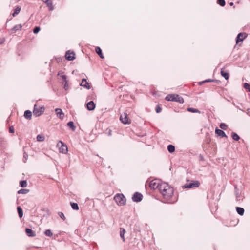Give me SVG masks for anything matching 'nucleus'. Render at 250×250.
<instances>
[{"instance_id":"41","label":"nucleus","mask_w":250,"mask_h":250,"mask_svg":"<svg viewBox=\"0 0 250 250\" xmlns=\"http://www.w3.org/2000/svg\"><path fill=\"white\" fill-rule=\"evenodd\" d=\"M64 88L65 90H67L69 89V86L68 83V81L64 82Z\"/></svg>"},{"instance_id":"46","label":"nucleus","mask_w":250,"mask_h":250,"mask_svg":"<svg viewBox=\"0 0 250 250\" xmlns=\"http://www.w3.org/2000/svg\"><path fill=\"white\" fill-rule=\"evenodd\" d=\"M250 84L248 83H245L244 84V87L246 89H249V88H250Z\"/></svg>"},{"instance_id":"7","label":"nucleus","mask_w":250,"mask_h":250,"mask_svg":"<svg viewBox=\"0 0 250 250\" xmlns=\"http://www.w3.org/2000/svg\"><path fill=\"white\" fill-rule=\"evenodd\" d=\"M161 183L157 179L152 180L149 185V187L151 189H155L158 188L160 189V186L161 185Z\"/></svg>"},{"instance_id":"8","label":"nucleus","mask_w":250,"mask_h":250,"mask_svg":"<svg viewBox=\"0 0 250 250\" xmlns=\"http://www.w3.org/2000/svg\"><path fill=\"white\" fill-rule=\"evenodd\" d=\"M143 199V195L139 192H135L132 197V199L134 202H140Z\"/></svg>"},{"instance_id":"39","label":"nucleus","mask_w":250,"mask_h":250,"mask_svg":"<svg viewBox=\"0 0 250 250\" xmlns=\"http://www.w3.org/2000/svg\"><path fill=\"white\" fill-rule=\"evenodd\" d=\"M40 30V27L39 26H36L33 29V33L34 34L38 33Z\"/></svg>"},{"instance_id":"52","label":"nucleus","mask_w":250,"mask_h":250,"mask_svg":"<svg viewBox=\"0 0 250 250\" xmlns=\"http://www.w3.org/2000/svg\"><path fill=\"white\" fill-rule=\"evenodd\" d=\"M248 90L250 92V88H249Z\"/></svg>"},{"instance_id":"13","label":"nucleus","mask_w":250,"mask_h":250,"mask_svg":"<svg viewBox=\"0 0 250 250\" xmlns=\"http://www.w3.org/2000/svg\"><path fill=\"white\" fill-rule=\"evenodd\" d=\"M86 107L87 110L89 111H92L95 108V104L93 101H90L87 103Z\"/></svg>"},{"instance_id":"1","label":"nucleus","mask_w":250,"mask_h":250,"mask_svg":"<svg viewBox=\"0 0 250 250\" xmlns=\"http://www.w3.org/2000/svg\"><path fill=\"white\" fill-rule=\"evenodd\" d=\"M159 191L166 199H169L173 194V188L166 183H162Z\"/></svg>"},{"instance_id":"28","label":"nucleus","mask_w":250,"mask_h":250,"mask_svg":"<svg viewBox=\"0 0 250 250\" xmlns=\"http://www.w3.org/2000/svg\"><path fill=\"white\" fill-rule=\"evenodd\" d=\"M125 232V230L124 229L120 228V235L122 239H123V241H125V237L124 235Z\"/></svg>"},{"instance_id":"33","label":"nucleus","mask_w":250,"mask_h":250,"mask_svg":"<svg viewBox=\"0 0 250 250\" xmlns=\"http://www.w3.org/2000/svg\"><path fill=\"white\" fill-rule=\"evenodd\" d=\"M187 110L188 111L190 112L200 113V111L199 110L195 109V108H188Z\"/></svg>"},{"instance_id":"5","label":"nucleus","mask_w":250,"mask_h":250,"mask_svg":"<svg viewBox=\"0 0 250 250\" xmlns=\"http://www.w3.org/2000/svg\"><path fill=\"white\" fill-rule=\"evenodd\" d=\"M44 108L43 107L37 106L36 104L34 105L33 114L36 117L40 116L44 111Z\"/></svg>"},{"instance_id":"16","label":"nucleus","mask_w":250,"mask_h":250,"mask_svg":"<svg viewBox=\"0 0 250 250\" xmlns=\"http://www.w3.org/2000/svg\"><path fill=\"white\" fill-rule=\"evenodd\" d=\"M215 133L221 137H227L225 133L222 130L218 129L217 127L215 128Z\"/></svg>"},{"instance_id":"24","label":"nucleus","mask_w":250,"mask_h":250,"mask_svg":"<svg viewBox=\"0 0 250 250\" xmlns=\"http://www.w3.org/2000/svg\"><path fill=\"white\" fill-rule=\"evenodd\" d=\"M21 10V7L20 6L16 7V8L15 9L14 13L12 14V16L13 17H15L17 15H18L20 13Z\"/></svg>"},{"instance_id":"4","label":"nucleus","mask_w":250,"mask_h":250,"mask_svg":"<svg viewBox=\"0 0 250 250\" xmlns=\"http://www.w3.org/2000/svg\"><path fill=\"white\" fill-rule=\"evenodd\" d=\"M200 183L198 181H191L190 182H187L183 186V188H197L199 186Z\"/></svg>"},{"instance_id":"23","label":"nucleus","mask_w":250,"mask_h":250,"mask_svg":"<svg viewBox=\"0 0 250 250\" xmlns=\"http://www.w3.org/2000/svg\"><path fill=\"white\" fill-rule=\"evenodd\" d=\"M236 210L237 213L240 215H243L244 213V209L241 207H236Z\"/></svg>"},{"instance_id":"15","label":"nucleus","mask_w":250,"mask_h":250,"mask_svg":"<svg viewBox=\"0 0 250 250\" xmlns=\"http://www.w3.org/2000/svg\"><path fill=\"white\" fill-rule=\"evenodd\" d=\"M22 26L21 24L15 25L10 30L11 33H16L17 31L21 30Z\"/></svg>"},{"instance_id":"34","label":"nucleus","mask_w":250,"mask_h":250,"mask_svg":"<svg viewBox=\"0 0 250 250\" xmlns=\"http://www.w3.org/2000/svg\"><path fill=\"white\" fill-rule=\"evenodd\" d=\"M71 206L73 209L74 210H78L79 206L77 203H71Z\"/></svg>"},{"instance_id":"42","label":"nucleus","mask_w":250,"mask_h":250,"mask_svg":"<svg viewBox=\"0 0 250 250\" xmlns=\"http://www.w3.org/2000/svg\"><path fill=\"white\" fill-rule=\"evenodd\" d=\"M28 159V154L24 152L23 153V161L24 162H26Z\"/></svg>"},{"instance_id":"43","label":"nucleus","mask_w":250,"mask_h":250,"mask_svg":"<svg viewBox=\"0 0 250 250\" xmlns=\"http://www.w3.org/2000/svg\"><path fill=\"white\" fill-rule=\"evenodd\" d=\"M156 112L157 113H159L160 112H161V110H162V108L161 107L159 106V105H157L156 107Z\"/></svg>"},{"instance_id":"50","label":"nucleus","mask_w":250,"mask_h":250,"mask_svg":"<svg viewBox=\"0 0 250 250\" xmlns=\"http://www.w3.org/2000/svg\"><path fill=\"white\" fill-rule=\"evenodd\" d=\"M205 83V82H204V81H202V82H200V84H203V83Z\"/></svg>"},{"instance_id":"40","label":"nucleus","mask_w":250,"mask_h":250,"mask_svg":"<svg viewBox=\"0 0 250 250\" xmlns=\"http://www.w3.org/2000/svg\"><path fill=\"white\" fill-rule=\"evenodd\" d=\"M58 215L61 218L62 220H65V217L64 214L62 212H58Z\"/></svg>"},{"instance_id":"14","label":"nucleus","mask_w":250,"mask_h":250,"mask_svg":"<svg viewBox=\"0 0 250 250\" xmlns=\"http://www.w3.org/2000/svg\"><path fill=\"white\" fill-rule=\"evenodd\" d=\"M81 86L87 89L90 88V83H88L85 79H83L80 84Z\"/></svg>"},{"instance_id":"44","label":"nucleus","mask_w":250,"mask_h":250,"mask_svg":"<svg viewBox=\"0 0 250 250\" xmlns=\"http://www.w3.org/2000/svg\"><path fill=\"white\" fill-rule=\"evenodd\" d=\"M14 131H15V129H14L13 126H11L9 127V131L10 133H13L14 132Z\"/></svg>"},{"instance_id":"51","label":"nucleus","mask_w":250,"mask_h":250,"mask_svg":"<svg viewBox=\"0 0 250 250\" xmlns=\"http://www.w3.org/2000/svg\"><path fill=\"white\" fill-rule=\"evenodd\" d=\"M230 6H232V5H233V2H231V3H230Z\"/></svg>"},{"instance_id":"38","label":"nucleus","mask_w":250,"mask_h":250,"mask_svg":"<svg viewBox=\"0 0 250 250\" xmlns=\"http://www.w3.org/2000/svg\"><path fill=\"white\" fill-rule=\"evenodd\" d=\"M219 126L222 129L224 130H226L227 128V126L225 123H221Z\"/></svg>"},{"instance_id":"22","label":"nucleus","mask_w":250,"mask_h":250,"mask_svg":"<svg viewBox=\"0 0 250 250\" xmlns=\"http://www.w3.org/2000/svg\"><path fill=\"white\" fill-rule=\"evenodd\" d=\"M95 51L98 54V55L101 58H104V57L103 55L102 50L99 47H96L95 48Z\"/></svg>"},{"instance_id":"25","label":"nucleus","mask_w":250,"mask_h":250,"mask_svg":"<svg viewBox=\"0 0 250 250\" xmlns=\"http://www.w3.org/2000/svg\"><path fill=\"white\" fill-rule=\"evenodd\" d=\"M17 211L19 214V216L20 218L23 216V210L20 206L17 207Z\"/></svg>"},{"instance_id":"27","label":"nucleus","mask_w":250,"mask_h":250,"mask_svg":"<svg viewBox=\"0 0 250 250\" xmlns=\"http://www.w3.org/2000/svg\"><path fill=\"white\" fill-rule=\"evenodd\" d=\"M58 75L62 78V80L63 81V82L67 81V77L63 74V72H59Z\"/></svg>"},{"instance_id":"21","label":"nucleus","mask_w":250,"mask_h":250,"mask_svg":"<svg viewBox=\"0 0 250 250\" xmlns=\"http://www.w3.org/2000/svg\"><path fill=\"white\" fill-rule=\"evenodd\" d=\"M44 2L46 4L47 6L49 7L50 10H53L54 7L52 5V2L50 0H45Z\"/></svg>"},{"instance_id":"2","label":"nucleus","mask_w":250,"mask_h":250,"mask_svg":"<svg viewBox=\"0 0 250 250\" xmlns=\"http://www.w3.org/2000/svg\"><path fill=\"white\" fill-rule=\"evenodd\" d=\"M165 100L167 101L177 102L180 104H183L184 102L183 97L178 94H168L165 97Z\"/></svg>"},{"instance_id":"6","label":"nucleus","mask_w":250,"mask_h":250,"mask_svg":"<svg viewBox=\"0 0 250 250\" xmlns=\"http://www.w3.org/2000/svg\"><path fill=\"white\" fill-rule=\"evenodd\" d=\"M234 194L237 201H242L244 197L242 195L241 191L240 190L236 185L234 186Z\"/></svg>"},{"instance_id":"17","label":"nucleus","mask_w":250,"mask_h":250,"mask_svg":"<svg viewBox=\"0 0 250 250\" xmlns=\"http://www.w3.org/2000/svg\"><path fill=\"white\" fill-rule=\"evenodd\" d=\"M25 233L29 237H35L36 236L35 232L29 228H26L25 229Z\"/></svg>"},{"instance_id":"12","label":"nucleus","mask_w":250,"mask_h":250,"mask_svg":"<svg viewBox=\"0 0 250 250\" xmlns=\"http://www.w3.org/2000/svg\"><path fill=\"white\" fill-rule=\"evenodd\" d=\"M120 119V121L124 124H127L130 123L128 115L125 113H124V115H121Z\"/></svg>"},{"instance_id":"35","label":"nucleus","mask_w":250,"mask_h":250,"mask_svg":"<svg viewBox=\"0 0 250 250\" xmlns=\"http://www.w3.org/2000/svg\"><path fill=\"white\" fill-rule=\"evenodd\" d=\"M44 234L48 237H51L53 235L52 232L50 229H47L44 231Z\"/></svg>"},{"instance_id":"11","label":"nucleus","mask_w":250,"mask_h":250,"mask_svg":"<svg viewBox=\"0 0 250 250\" xmlns=\"http://www.w3.org/2000/svg\"><path fill=\"white\" fill-rule=\"evenodd\" d=\"M247 37V34L246 33H239L236 37V43L243 41Z\"/></svg>"},{"instance_id":"48","label":"nucleus","mask_w":250,"mask_h":250,"mask_svg":"<svg viewBox=\"0 0 250 250\" xmlns=\"http://www.w3.org/2000/svg\"><path fill=\"white\" fill-rule=\"evenodd\" d=\"M247 114L249 116H250V108H248V109L247 110Z\"/></svg>"},{"instance_id":"26","label":"nucleus","mask_w":250,"mask_h":250,"mask_svg":"<svg viewBox=\"0 0 250 250\" xmlns=\"http://www.w3.org/2000/svg\"><path fill=\"white\" fill-rule=\"evenodd\" d=\"M175 146L172 145H169L167 146V150L170 153H173L175 151Z\"/></svg>"},{"instance_id":"37","label":"nucleus","mask_w":250,"mask_h":250,"mask_svg":"<svg viewBox=\"0 0 250 250\" xmlns=\"http://www.w3.org/2000/svg\"><path fill=\"white\" fill-rule=\"evenodd\" d=\"M217 3L221 6L225 5L226 2L225 0H217Z\"/></svg>"},{"instance_id":"49","label":"nucleus","mask_w":250,"mask_h":250,"mask_svg":"<svg viewBox=\"0 0 250 250\" xmlns=\"http://www.w3.org/2000/svg\"><path fill=\"white\" fill-rule=\"evenodd\" d=\"M4 40L3 39L0 38V44L3 43L4 42Z\"/></svg>"},{"instance_id":"10","label":"nucleus","mask_w":250,"mask_h":250,"mask_svg":"<svg viewBox=\"0 0 250 250\" xmlns=\"http://www.w3.org/2000/svg\"><path fill=\"white\" fill-rule=\"evenodd\" d=\"M59 143L61 144V146L59 148L60 152H61L62 153L65 154L68 151L67 149V146L66 145H65L64 143H63L62 141H60L58 144Z\"/></svg>"},{"instance_id":"47","label":"nucleus","mask_w":250,"mask_h":250,"mask_svg":"<svg viewBox=\"0 0 250 250\" xmlns=\"http://www.w3.org/2000/svg\"><path fill=\"white\" fill-rule=\"evenodd\" d=\"M214 80H212V79H207L206 80L204 81V82H205V83H207V82H213Z\"/></svg>"},{"instance_id":"9","label":"nucleus","mask_w":250,"mask_h":250,"mask_svg":"<svg viewBox=\"0 0 250 250\" xmlns=\"http://www.w3.org/2000/svg\"><path fill=\"white\" fill-rule=\"evenodd\" d=\"M75 53L72 51L71 52L70 50H68L66 51L65 53V58L68 61H72L75 59Z\"/></svg>"},{"instance_id":"18","label":"nucleus","mask_w":250,"mask_h":250,"mask_svg":"<svg viewBox=\"0 0 250 250\" xmlns=\"http://www.w3.org/2000/svg\"><path fill=\"white\" fill-rule=\"evenodd\" d=\"M55 112L57 115L59 117V118L61 119H62L64 118V114L62 111V109L60 108H56L55 109Z\"/></svg>"},{"instance_id":"31","label":"nucleus","mask_w":250,"mask_h":250,"mask_svg":"<svg viewBox=\"0 0 250 250\" xmlns=\"http://www.w3.org/2000/svg\"><path fill=\"white\" fill-rule=\"evenodd\" d=\"M67 125L70 127L73 131H74L76 129L74 123L72 121H70L67 123Z\"/></svg>"},{"instance_id":"36","label":"nucleus","mask_w":250,"mask_h":250,"mask_svg":"<svg viewBox=\"0 0 250 250\" xmlns=\"http://www.w3.org/2000/svg\"><path fill=\"white\" fill-rule=\"evenodd\" d=\"M44 137L42 135H38L37 136V140L39 142L44 141Z\"/></svg>"},{"instance_id":"20","label":"nucleus","mask_w":250,"mask_h":250,"mask_svg":"<svg viewBox=\"0 0 250 250\" xmlns=\"http://www.w3.org/2000/svg\"><path fill=\"white\" fill-rule=\"evenodd\" d=\"M221 75L226 79L228 80L229 78V74L224 71L223 69H221Z\"/></svg>"},{"instance_id":"30","label":"nucleus","mask_w":250,"mask_h":250,"mask_svg":"<svg viewBox=\"0 0 250 250\" xmlns=\"http://www.w3.org/2000/svg\"><path fill=\"white\" fill-rule=\"evenodd\" d=\"M29 192V190L27 189H21L18 191V194H25Z\"/></svg>"},{"instance_id":"19","label":"nucleus","mask_w":250,"mask_h":250,"mask_svg":"<svg viewBox=\"0 0 250 250\" xmlns=\"http://www.w3.org/2000/svg\"><path fill=\"white\" fill-rule=\"evenodd\" d=\"M24 116L27 119H31L32 117V112L30 110H26L24 112Z\"/></svg>"},{"instance_id":"3","label":"nucleus","mask_w":250,"mask_h":250,"mask_svg":"<svg viewBox=\"0 0 250 250\" xmlns=\"http://www.w3.org/2000/svg\"><path fill=\"white\" fill-rule=\"evenodd\" d=\"M116 203L119 206H123L125 204L126 199L123 194H117L114 197Z\"/></svg>"},{"instance_id":"29","label":"nucleus","mask_w":250,"mask_h":250,"mask_svg":"<svg viewBox=\"0 0 250 250\" xmlns=\"http://www.w3.org/2000/svg\"><path fill=\"white\" fill-rule=\"evenodd\" d=\"M231 137L232 139L235 141H238L240 139V137L238 136V135L233 132L231 133Z\"/></svg>"},{"instance_id":"45","label":"nucleus","mask_w":250,"mask_h":250,"mask_svg":"<svg viewBox=\"0 0 250 250\" xmlns=\"http://www.w3.org/2000/svg\"><path fill=\"white\" fill-rule=\"evenodd\" d=\"M105 133L108 135L111 136L112 135V131L110 129H107L106 130Z\"/></svg>"},{"instance_id":"32","label":"nucleus","mask_w":250,"mask_h":250,"mask_svg":"<svg viewBox=\"0 0 250 250\" xmlns=\"http://www.w3.org/2000/svg\"><path fill=\"white\" fill-rule=\"evenodd\" d=\"M20 185L22 188H25L27 187V183L26 180H21L20 182Z\"/></svg>"}]
</instances>
